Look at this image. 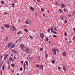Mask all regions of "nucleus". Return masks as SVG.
<instances>
[{"label": "nucleus", "instance_id": "nucleus-38", "mask_svg": "<svg viewBox=\"0 0 75 75\" xmlns=\"http://www.w3.org/2000/svg\"><path fill=\"white\" fill-rule=\"evenodd\" d=\"M50 30L51 29L50 28L49 29L47 30V32H48V33H50Z\"/></svg>", "mask_w": 75, "mask_h": 75}, {"label": "nucleus", "instance_id": "nucleus-49", "mask_svg": "<svg viewBox=\"0 0 75 75\" xmlns=\"http://www.w3.org/2000/svg\"><path fill=\"white\" fill-rule=\"evenodd\" d=\"M58 69H61V67H58Z\"/></svg>", "mask_w": 75, "mask_h": 75}, {"label": "nucleus", "instance_id": "nucleus-29", "mask_svg": "<svg viewBox=\"0 0 75 75\" xmlns=\"http://www.w3.org/2000/svg\"><path fill=\"white\" fill-rule=\"evenodd\" d=\"M29 37L30 38H31V39H33V36L30 35H29Z\"/></svg>", "mask_w": 75, "mask_h": 75}, {"label": "nucleus", "instance_id": "nucleus-31", "mask_svg": "<svg viewBox=\"0 0 75 75\" xmlns=\"http://www.w3.org/2000/svg\"><path fill=\"white\" fill-rule=\"evenodd\" d=\"M24 30L26 32H28V30L27 29H24Z\"/></svg>", "mask_w": 75, "mask_h": 75}, {"label": "nucleus", "instance_id": "nucleus-1", "mask_svg": "<svg viewBox=\"0 0 75 75\" xmlns=\"http://www.w3.org/2000/svg\"><path fill=\"white\" fill-rule=\"evenodd\" d=\"M20 47L21 49H24L25 48V46L23 44H21L20 45Z\"/></svg>", "mask_w": 75, "mask_h": 75}, {"label": "nucleus", "instance_id": "nucleus-19", "mask_svg": "<svg viewBox=\"0 0 75 75\" xmlns=\"http://www.w3.org/2000/svg\"><path fill=\"white\" fill-rule=\"evenodd\" d=\"M25 23H26V24H29V22H28V20H27L25 21Z\"/></svg>", "mask_w": 75, "mask_h": 75}, {"label": "nucleus", "instance_id": "nucleus-16", "mask_svg": "<svg viewBox=\"0 0 75 75\" xmlns=\"http://www.w3.org/2000/svg\"><path fill=\"white\" fill-rule=\"evenodd\" d=\"M12 52H13L14 53V54H17V52H16V50H13Z\"/></svg>", "mask_w": 75, "mask_h": 75}, {"label": "nucleus", "instance_id": "nucleus-11", "mask_svg": "<svg viewBox=\"0 0 75 75\" xmlns=\"http://www.w3.org/2000/svg\"><path fill=\"white\" fill-rule=\"evenodd\" d=\"M62 55L63 57H65L67 55V54H66V53L64 52L62 53Z\"/></svg>", "mask_w": 75, "mask_h": 75}, {"label": "nucleus", "instance_id": "nucleus-34", "mask_svg": "<svg viewBox=\"0 0 75 75\" xmlns=\"http://www.w3.org/2000/svg\"><path fill=\"white\" fill-rule=\"evenodd\" d=\"M11 66L12 67H14V64L13 63L12 64H11Z\"/></svg>", "mask_w": 75, "mask_h": 75}, {"label": "nucleus", "instance_id": "nucleus-32", "mask_svg": "<svg viewBox=\"0 0 75 75\" xmlns=\"http://www.w3.org/2000/svg\"><path fill=\"white\" fill-rule=\"evenodd\" d=\"M41 10L42 12H44V8H41Z\"/></svg>", "mask_w": 75, "mask_h": 75}, {"label": "nucleus", "instance_id": "nucleus-22", "mask_svg": "<svg viewBox=\"0 0 75 75\" xmlns=\"http://www.w3.org/2000/svg\"><path fill=\"white\" fill-rule=\"evenodd\" d=\"M25 62L27 65V66H28V62L27 61H26Z\"/></svg>", "mask_w": 75, "mask_h": 75}, {"label": "nucleus", "instance_id": "nucleus-53", "mask_svg": "<svg viewBox=\"0 0 75 75\" xmlns=\"http://www.w3.org/2000/svg\"><path fill=\"white\" fill-rule=\"evenodd\" d=\"M37 1L38 2H41V1L40 0H37Z\"/></svg>", "mask_w": 75, "mask_h": 75}, {"label": "nucleus", "instance_id": "nucleus-43", "mask_svg": "<svg viewBox=\"0 0 75 75\" xmlns=\"http://www.w3.org/2000/svg\"><path fill=\"white\" fill-rule=\"evenodd\" d=\"M54 30H56V31H57V28H56L55 27L54 28Z\"/></svg>", "mask_w": 75, "mask_h": 75}, {"label": "nucleus", "instance_id": "nucleus-40", "mask_svg": "<svg viewBox=\"0 0 75 75\" xmlns=\"http://www.w3.org/2000/svg\"><path fill=\"white\" fill-rule=\"evenodd\" d=\"M64 23H67V20H65L64 21Z\"/></svg>", "mask_w": 75, "mask_h": 75}, {"label": "nucleus", "instance_id": "nucleus-58", "mask_svg": "<svg viewBox=\"0 0 75 75\" xmlns=\"http://www.w3.org/2000/svg\"><path fill=\"white\" fill-rule=\"evenodd\" d=\"M55 4L56 5H58V3H57V2H56L55 3Z\"/></svg>", "mask_w": 75, "mask_h": 75}, {"label": "nucleus", "instance_id": "nucleus-26", "mask_svg": "<svg viewBox=\"0 0 75 75\" xmlns=\"http://www.w3.org/2000/svg\"><path fill=\"white\" fill-rule=\"evenodd\" d=\"M1 28L2 30H5L4 28V27L3 26H1Z\"/></svg>", "mask_w": 75, "mask_h": 75}, {"label": "nucleus", "instance_id": "nucleus-8", "mask_svg": "<svg viewBox=\"0 0 75 75\" xmlns=\"http://www.w3.org/2000/svg\"><path fill=\"white\" fill-rule=\"evenodd\" d=\"M5 27L7 28H10V25L8 24H7V25H5Z\"/></svg>", "mask_w": 75, "mask_h": 75}, {"label": "nucleus", "instance_id": "nucleus-47", "mask_svg": "<svg viewBox=\"0 0 75 75\" xmlns=\"http://www.w3.org/2000/svg\"><path fill=\"white\" fill-rule=\"evenodd\" d=\"M23 27H27L28 26L27 25H24Z\"/></svg>", "mask_w": 75, "mask_h": 75}, {"label": "nucleus", "instance_id": "nucleus-18", "mask_svg": "<svg viewBox=\"0 0 75 75\" xmlns=\"http://www.w3.org/2000/svg\"><path fill=\"white\" fill-rule=\"evenodd\" d=\"M30 9L31 10H32V11H34V8L33 7H31L30 8Z\"/></svg>", "mask_w": 75, "mask_h": 75}, {"label": "nucleus", "instance_id": "nucleus-33", "mask_svg": "<svg viewBox=\"0 0 75 75\" xmlns=\"http://www.w3.org/2000/svg\"><path fill=\"white\" fill-rule=\"evenodd\" d=\"M15 5L14 4H12V7H13V8L14 7Z\"/></svg>", "mask_w": 75, "mask_h": 75}, {"label": "nucleus", "instance_id": "nucleus-50", "mask_svg": "<svg viewBox=\"0 0 75 75\" xmlns=\"http://www.w3.org/2000/svg\"><path fill=\"white\" fill-rule=\"evenodd\" d=\"M47 57H48V55H47V54H46L45 55V57H46V58H47Z\"/></svg>", "mask_w": 75, "mask_h": 75}, {"label": "nucleus", "instance_id": "nucleus-15", "mask_svg": "<svg viewBox=\"0 0 75 75\" xmlns=\"http://www.w3.org/2000/svg\"><path fill=\"white\" fill-rule=\"evenodd\" d=\"M11 42H10L8 45V48H9V47H10V45H11Z\"/></svg>", "mask_w": 75, "mask_h": 75}, {"label": "nucleus", "instance_id": "nucleus-13", "mask_svg": "<svg viewBox=\"0 0 75 75\" xmlns=\"http://www.w3.org/2000/svg\"><path fill=\"white\" fill-rule=\"evenodd\" d=\"M16 45H15L14 44H12L11 46V48H14V47H15Z\"/></svg>", "mask_w": 75, "mask_h": 75}, {"label": "nucleus", "instance_id": "nucleus-24", "mask_svg": "<svg viewBox=\"0 0 75 75\" xmlns=\"http://www.w3.org/2000/svg\"><path fill=\"white\" fill-rule=\"evenodd\" d=\"M51 32H53V28L52 27L51 28V29H50Z\"/></svg>", "mask_w": 75, "mask_h": 75}, {"label": "nucleus", "instance_id": "nucleus-23", "mask_svg": "<svg viewBox=\"0 0 75 75\" xmlns=\"http://www.w3.org/2000/svg\"><path fill=\"white\" fill-rule=\"evenodd\" d=\"M52 64H54V63L55 62V61L54 60H52Z\"/></svg>", "mask_w": 75, "mask_h": 75}, {"label": "nucleus", "instance_id": "nucleus-51", "mask_svg": "<svg viewBox=\"0 0 75 75\" xmlns=\"http://www.w3.org/2000/svg\"><path fill=\"white\" fill-rule=\"evenodd\" d=\"M8 69H10V66H9L8 67Z\"/></svg>", "mask_w": 75, "mask_h": 75}, {"label": "nucleus", "instance_id": "nucleus-63", "mask_svg": "<svg viewBox=\"0 0 75 75\" xmlns=\"http://www.w3.org/2000/svg\"><path fill=\"white\" fill-rule=\"evenodd\" d=\"M71 15H69V17H71Z\"/></svg>", "mask_w": 75, "mask_h": 75}, {"label": "nucleus", "instance_id": "nucleus-30", "mask_svg": "<svg viewBox=\"0 0 75 75\" xmlns=\"http://www.w3.org/2000/svg\"><path fill=\"white\" fill-rule=\"evenodd\" d=\"M4 65H3L2 66V71H4Z\"/></svg>", "mask_w": 75, "mask_h": 75}, {"label": "nucleus", "instance_id": "nucleus-20", "mask_svg": "<svg viewBox=\"0 0 75 75\" xmlns=\"http://www.w3.org/2000/svg\"><path fill=\"white\" fill-rule=\"evenodd\" d=\"M24 65V70L25 69V66H26V65L24 63L23 64Z\"/></svg>", "mask_w": 75, "mask_h": 75}, {"label": "nucleus", "instance_id": "nucleus-7", "mask_svg": "<svg viewBox=\"0 0 75 75\" xmlns=\"http://www.w3.org/2000/svg\"><path fill=\"white\" fill-rule=\"evenodd\" d=\"M8 56V54H5L4 55V57H5L4 58V59H6L7 58V56Z\"/></svg>", "mask_w": 75, "mask_h": 75}, {"label": "nucleus", "instance_id": "nucleus-28", "mask_svg": "<svg viewBox=\"0 0 75 75\" xmlns=\"http://www.w3.org/2000/svg\"><path fill=\"white\" fill-rule=\"evenodd\" d=\"M59 11L60 12V13H62V10L61 9H59Z\"/></svg>", "mask_w": 75, "mask_h": 75}, {"label": "nucleus", "instance_id": "nucleus-57", "mask_svg": "<svg viewBox=\"0 0 75 75\" xmlns=\"http://www.w3.org/2000/svg\"><path fill=\"white\" fill-rule=\"evenodd\" d=\"M14 58L15 59H17V57H15V56H14Z\"/></svg>", "mask_w": 75, "mask_h": 75}, {"label": "nucleus", "instance_id": "nucleus-5", "mask_svg": "<svg viewBox=\"0 0 75 75\" xmlns=\"http://www.w3.org/2000/svg\"><path fill=\"white\" fill-rule=\"evenodd\" d=\"M40 37L41 38H44V35L43 33H41L40 34Z\"/></svg>", "mask_w": 75, "mask_h": 75}, {"label": "nucleus", "instance_id": "nucleus-37", "mask_svg": "<svg viewBox=\"0 0 75 75\" xmlns=\"http://www.w3.org/2000/svg\"><path fill=\"white\" fill-rule=\"evenodd\" d=\"M64 35L65 36H67V32H65Z\"/></svg>", "mask_w": 75, "mask_h": 75}, {"label": "nucleus", "instance_id": "nucleus-21", "mask_svg": "<svg viewBox=\"0 0 75 75\" xmlns=\"http://www.w3.org/2000/svg\"><path fill=\"white\" fill-rule=\"evenodd\" d=\"M13 58L11 57L9 58V61H13Z\"/></svg>", "mask_w": 75, "mask_h": 75}, {"label": "nucleus", "instance_id": "nucleus-36", "mask_svg": "<svg viewBox=\"0 0 75 75\" xmlns=\"http://www.w3.org/2000/svg\"><path fill=\"white\" fill-rule=\"evenodd\" d=\"M43 50V48H40V51H42V50Z\"/></svg>", "mask_w": 75, "mask_h": 75}, {"label": "nucleus", "instance_id": "nucleus-4", "mask_svg": "<svg viewBox=\"0 0 75 75\" xmlns=\"http://www.w3.org/2000/svg\"><path fill=\"white\" fill-rule=\"evenodd\" d=\"M53 54L54 55H56V54H57V51H56V49H54V50H53Z\"/></svg>", "mask_w": 75, "mask_h": 75}, {"label": "nucleus", "instance_id": "nucleus-3", "mask_svg": "<svg viewBox=\"0 0 75 75\" xmlns=\"http://www.w3.org/2000/svg\"><path fill=\"white\" fill-rule=\"evenodd\" d=\"M11 29L13 31H16V28L14 25H13V26L11 27Z\"/></svg>", "mask_w": 75, "mask_h": 75}, {"label": "nucleus", "instance_id": "nucleus-35", "mask_svg": "<svg viewBox=\"0 0 75 75\" xmlns=\"http://www.w3.org/2000/svg\"><path fill=\"white\" fill-rule=\"evenodd\" d=\"M20 70L21 71H23V68L21 67L20 68Z\"/></svg>", "mask_w": 75, "mask_h": 75}, {"label": "nucleus", "instance_id": "nucleus-12", "mask_svg": "<svg viewBox=\"0 0 75 75\" xmlns=\"http://www.w3.org/2000/svg\"><path fill=\"white\" fill-rule=\"evenodd\" d=\"M61 7L62 8H64L65 7V5L64 4L61 5Z\"/></svg>", "mask_w": 75, "mask_h": 75}, {"label": "nucleus", "instance_id": "nucleus-41", "mask_svg": "<svg viewBox=\"0 0 75 75\" xmlns=\"http://www.w3.org/2000/svg\"><path fill=\"white\" fill-rule=\"evenodd\" d=\"M1 3H2V4H4V1H1Z\"/></svg>", "mask_w": 75, "mask_h": 75}, {"label": "nucleus", "instance_id": "nucleus-10", "mask_svg": "<svg viewBox=\"0 0 75 75\" xmlns=\"http://www.w3.org/2000/svg\"><path fill=\"white\" fill-rule=\"evenodd\" d=\"M23 32L21 31H19L18 33V34L19 35V34H23Z\"/></svg>", "mask_w": 75, "mask_h": 75}, {"label": "nucleus", "instance_id": "nucleus-52", "mask_svg": "<svg viewBox=\"0 0 75 75\" xmlns=\"http://www.w3.org/2000/svg\"><path fill=\"white\" fill-rule=\"evenodd\" d=\"M49 40V39L48 38H47L46 39V41H48Z\"/></svg>", "mask_w": 75, "mask_h": 75}, {"label": "nucleus", "instance_id": "nucleus-2", "mask_svg": "<svg viewBox=\"0 0 75 75\" xmlns=\"http://www.w3.org/2000/svg\"><path fill=\"white\" fill-rule=\"evenodd\" d=\"M26 52L27 53H30L31 52V50L29 48H27L26 50Z\"/></svg>", "mask_w": 75, "mask_h": 75}, {"label": "nucleus", "instance_id": "nucleus-61", "mask_svg": "<svg viewBox=\"0 0 75 75\" xmlns=\"http://www.w3.org/2000/svg\"><path fill=\"white\" fill-rule=\"evenodd\" d=\"M45 16V14H43V16Z\"/></svg>", "mask_w": 75, "mask_h": 75}, {"label": "nucleus", "instance_id": "nucleus-46", "mask_svg": "<svg viewBox=\"0 0 75 75\" xmlns=\"http://www.w3.org/2000/svg\"><path fill=\"white\" fill-rule=\"evenodd\" d=\"M56 51L57 52H59V50L58 49H56Z\"/></svg>", "mask_w": 75, "mask_h": 75}, {"label": "nucleus", "instance_id": "nucleus-6", "mask_svg": "<svg viewBox=\"0 0 75 75\" xmlns=\"http://www.w3.org/2000/svg\"><path fill=\"white\" fill-rule=\"evenodd\" d=\"M4 40L6 41H7L8 40V36H6L4 39Z\"/></svg>", "mask_w": 75, "mask_h": 75}, {"label": "nucleus", "instance_id": "nucleus-42", "mask_svg": "<svg viewBox=\"0 0 75 75\" xmlns=\"http://www.w3.org/2000/svg\"><path fill=\"white\" fill-rule=\"evenodd\" d=\"M33 57H30L29 58V59H30V60H31V59H33Z\"/></svg>", "mask_w": 75, "mask_h": 75}, {"label": "nucleus", "instance_id": "nucleus-25", "mask_svg": "<svg viewBox=\"0 0 75 75\" xmlns=\"http://www.w3.org/2000/svg\"><path fill=\"white\" fill-rule=\"evenodd\" d=\"M73 40H74V41H75V35L73 36Z\"/></svg>", "mask_w": 75, "mask_h": 75}, {"label": "nucleus", "instance_id": "nucleus-39", "mask_svg": "<svg viewBox=\"0 0 75 75\" xmlns=\"http://www.w3.org/2000/svg\"><path fill=\"white\" fill-rule=\"evenodd\" d=\"M53 37H55V38H56V37H57V35H53Z\"/></svg>", "mask_w": 75, "mask_h": 75}, {"label": "nucleus", "instance_id": "nucleus-59", "mask_svg": "<svg viewBox=\"0 0 75 75\" xmlns=\"http://www.w3.org/2000/svg\"><path fill=\"white\" fill-rule=\"evenodd\" d=\"M3 58V56H1V58Z\"/></svg>", "mask_w": 75, "mask_h": 75}, {"label": "nucleus", "instance_id": "nucleus-55", "mask_svg": "<svg viewBox=\"0 0 75 75\" xmlns=\"http://www.w3.org/2000/svg\"><path fill=\"white\" fill-rule=\"evenodd\" d=\"M21 63L22 64H23V61H21Z\"/></svg>", "mask_w": 75, "mask_h": 75}, {"label": "nucleus", "instance_id": "nucleus-64", "mask_svg": "<svg viewBox=\"0 0 75 75\" xmlns=\"http://www.w3.org/2000/svg\"><path fill=\"white\" fill-rule=\"evenodd\" d=\"M17 75H20L19 74H17Z\"/></svg>", "mask_w": 75, "mask_h": 75}, {"label": "nucleus", "instance_id": "nucleus-14", "mask_svg": "<svg viewBox=\"0 0 75 75\" xmlns=\"http://www.w3.org/2000/svg\"><path fill=\"white\" fill-rule=\"evenodd\" d=\"M28 21V22H29V24H31V23L32 22V21H31V20H29Z\"/></svg>", "mask_w": 75, "mask_h": 75}, {"label": "nucleus", "instance_id": "nucleus-48", "mask_svg": "<svg viewBox=\"0 0 75 75\" xmlns=\"http://www.w3.org/2000/svg\"><path fill=\"white\" fill-rule=\"evenodd\" d=\"M63 10H64V11H65V12H66V9L64 8L63 9Z\"/></svg>", "mask_w": 75, "mask_h": 75}, {"label": "nucleus", "instance_id": "nucleus-62", "mask_svg": "<svg viewBox=\"0 0 75 75\" xmlns=\"http://www.w3.org/2000/svg\"><path fill=\"white\" fill-rule=\"evenodd\" d=\"M5 14H7V13H5Z\"/></svg>", "mask_w": 75, "mask_h": 75}, {"label": "nucleus", "instance_id": "nucleus-45", "mask_svg": "<svg viewBox=\"0 0 75 75\" xmlns=\"http://www.w3.org/2000/svg\"><path fill=\"white\" fill-rule=\"evenodd\" d=\"M36 67H40V66L38 64H37V65H36Z\"/></svg>", "mask_w": 75, "mask_h": 75}, {"label": "nucleus", "instance_id": "nucleus-9", "mask_svg": "<svg viewBox=\"0 0 75 75\" xmlns=\"http://www.w3.org/2000/svg\"><path fill=\"white\" fill-rule=\"evenodd\" d=\"M63 70L64 72H65L66 71H67V68H66V67L65 66H63Z\"/></svg>", "mask_w": 75, "mask_h": 75}, {"label": "nucleus", "instance_id": "nucleus-27", "mask_svg": "<svg viewBox=\"0 0 75 75\" xmlns=\"http://www.w3.org/2000/svg\"><path fill=\"white\" fill-rule=\"evenodd\" d=\"M60 19H61V20H63V19H64V17L62 16H61L60 17Z\"/></svg>", "mask_w": 75, "mask_h": 75}, {"label": "nucleus", "instance_id": "nucleus-56", "mask_svg": "<svg viewBox=\"0 0 75 75\" xmlns=\"http://www.w3.org/2000/svg\"><path fill=\"white\" fill-rule=\"evenodd\" d=\"M14 70H12V73H13V72H14Z\"/></svg>", "mask_w": 75, "mask_h": 75}, {"label": "nucleus", "instance_id": "nucleus-60", "mask_svg": "<svg viewBox=\"0 0 75 75\" xmlns=\"http://www.w3.org/2000/svg\"><path fill=\"white\" fill-rule=\"evenodd\" d=\"M11 57H13V55L12 54H11Z\"/></svg>", "mask_w": 75, "mask_h": 75}, {"label": "nucleus", "instance_id": "nucleus-17", "mask_svg": "<svg viewBox=\"0 0 75 75\" xmlns=\"http://www.w3.org/2000/svg\"><path fill=\"white\" fill-rule=\"evenodd\" d=\"M40 68L41 69H43V67L42 66V65H41L40 67Z\"/></svg>", "mask_w": 75, "mask_h": 75}, {"label": "nucleus", "instance_id": "nucleus-54", "mask_svg": "<svg viewBox=\"0 0 75 75\" xmlns=\"http://www.w3.org/2000/svg\"><path fill=\"white\" fill-rule=\"evenodd\" d=\"M73 29H74V32H75V28H73Z\"/></svg>", "mask_w": 75, "mask_h": 75}, {"label": "nucleus", "instance_id": "nucleus-44", "mask_svg": "<svg viewBox=\"0 0 75 75\" xmlns=\"http://www.w3.org/2000/svg\"><path fill=\"white\" fill-rule=\"evenodd\" d=\"M53 33H54V34H57V32L53 31Z\"/></svg>", "mask_w": 75, "mask_h": 75}]
</instances>
